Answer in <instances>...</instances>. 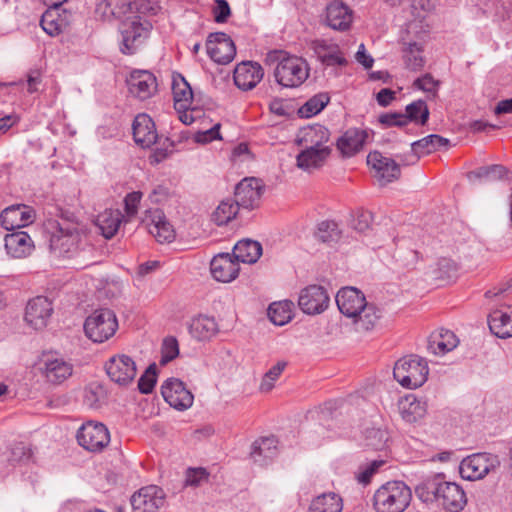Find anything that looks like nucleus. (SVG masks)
I'll return each instance as SVG.
<instances>
[{
  "label": "nucleus",
  "mask_w": 512,
  "mask_h": 512,
  "mask_svg": "<svg viewBox=\"0 0 512 512\" xmlns=\"http://www.w3.org/2000/svg\"><path fill=\"white\" fill-rule=\"evenodd\" d=\"M329 138L330 132L325 126L321 124H314L303 128L300 131L296 142L302 147L316 149L330 148V146L326 145V143L329 141Z\"/></svg>",
  "instance_id": "obj_28"
},
{
  "label": "nucleus",
  "mask_w": 512,
  "mask_h": 512,
  "mask_svg": "<svg viewBox=\"0 0 512 512\" xmlns=\"http://www.w3.org/2000/svg\"><path fill=\"white\" fill-rule=\"evenodd\" d=\"M106 399V391L104 388L97 384L92 383L85 388L84 403L93 409L99 408Z\"/></svg>",
  "instance_id": "obj_49"
},
{
  "label": "nucleus",
  "mask_w": 512,
  "mask_h": 512,
  "mask_svg": "<svg viewBox=\"0 0 512 512\" xmlns=\"http://www.w3.org/2000/svg\"><path fill=\"white\" fill-rule=\"evenodd\" d=\"M157 381V366L155 363L148 366L138 381V389L142 394H149L153 391Z\"/></svg>",
  "instance_id": "obj_50"
},
{
  "label": "nucleus",
  "mask_w": 512,
  "mask_h": 512,
  "mask_svg": "<svg viewBox=\"0 0 512 512\" xmlns=\"http://www.w3.org/2000/svg\"><path fill=\"white\" fill-rule=\"evenodd\" d=\"M76 438L87 451L100 452L109 444L110 433L103 423L87 421L78 429Z\"/></svg>",
  "instance_id": "obj_9"
},
{
  "label": "nucleus",
  "mask_w": 512,
  "mask_h": 512,
  "mask_svg": "<svg viewBox=\"0 0 512 512\" xmlns=\"http://www.w3.org/2000/svg\"><path fill=\"white\" fill-rule=\"evenodd\" d=\"M352 18V10L341 0H333L326 7L327 25L334 30L349 29Z\"/></svg>",
  "instance_id": "obj_26"
},
{
  "label": "nucleus",
  "mask_w": 512,
  "mask_h": 512,
  "mask_svg": "<svg viewBox=\"0 0 512 512\" xmlns=\"http://www.w3.org/2000/svg\"><path fill=\"white\" fill-rule=\"evenodd\" d=\"M264 187L260 179L255 177L244 178L235 187V203L238 207L247 210L259 207Z\"/></svg>",
  "instance_id": "obj_11"
},
{
  "label": "nucleus",
  "mask_w": 512,
  "mask_h": 512,
  "mask_svg": "<svg viewBox=\"0 0 512 512\" xmlns=\"http://www.w3.org/2000/svg\"><path fill=\"white\" fill-rule=\"evenodd\" d=\"M132 130L134 141L142 148L151 147L158 139L155 123L147 114H139L135 117Z\"/></svg>",
  "instance_id": "obj_24"
},
{
  "label": "nucleus",
  "mask_w": 512,
  "mask_h": 512,
  "mask_svg": "<svg viewBox=\"0 0 512 512\" xmlns=\"http://www.w3.org/2000/svg\"><path fill=\"white\" fill-rule=\"evenodd\" d=\"M53 313L51 301L44 296H37L31 299L25 310V320L35 330H41L48 324Z\"/></svg>",
  "instance_id": "obj_18"
},
{
  "label": "nucleus",
  "mask_w": 512,
  "mask_h": 512,
  "mask_svg": "<svg viewBox=\"0 0 512 512\" xmlns=\"http://www.w3.org/2000/svg\"><path fill=\"white\" fill-rule=\"evenodd\" d=\"M367 164L373 170V176L381 186H384L400 177L399 165L392 159L383 156L380 152H370L367 156Z\"/></svg>",
  "instance_id": "obj_15"
},
{
  "label": "nucleus",
  "mask_w": 512,
  "mask_h": 512,
  "mask_svg": "<svg viewBox=\"0 0 512 512\" xmlns=\"http://www.w3.org/2000/svg\"><path fill=\"white\" fill-rule=\"evenodd\" d=\"M309 510L310 512H341L342 500L335 493H324L312 501Z\"/></svg>",
  "instance_id": "obj_41"
},
{
  "label": "nucleus",
  "mask_w": 512,
  "mask_h": 512,
  "mask_svg": "<svg viewBox=\"0 0 512 512\" xmlns=\"http://www.w3.org/2000/svg\"><path fill=\"white\" fill-rule=\"evenodd\" d=\"M179 354L178 341L174 337L165 338L161 349L160 364L166 365L174 360Z\"/></svg>",
  "instance_id": "obj_52"
},
{
  "label": "nucleus",
  "mask_w": 512,
  "mask_h": 512,
  "mask_svg": "<svg viewBox=\"0 0 512 512\" xmlns=\"http://www.w3.org/2000/svg\"><path fill=\"white\" fill-rule=\"evenodd\" d=\"M399 410L406 422L414 423L425 416L427 403L414 395H408L399 402Z\"/></svg>",
  "instance_id": "obj_34"
},
{
  "label": "nucleus",
  "mask_w": 512,
  "mask_h": 512,
  "mask_svg": "<svg viewBox=\"0 0 512 512\" xmlns=\"http://www.w3.org/2000/svg\"><path fill=\"white\" fill-rule=\"evenodd\" d=\"M330 97L327 93H319L311 97L304 105H302L298 114L302 118H309L320 113L329 103Z\"/></svg>",
  "instance_id": "obj_47"
},
{
  "label": "nucleus",
  "mask_w": 512,
  "mask_h": 512,
  "mask_svg": "<svg viewBox=\"0 0 512 512\" xmlns=\"http://www.w3.org/2000/svg\"><path fill=\"white\" fill-rule=\"evenodd\" d=\"M165 499L161 488L150 485L141 488L134 493L130 500L132 511L135 512H157L163 505Z\"/></svg>",
  "instance_id": "obj_16"
},
{
  "label": "nucleus",
  "mask_w": 512,
  "mask_h": 512,
  "mask_svg": "<svg viewBox=\"0 0 512 512\" xmlns=\"http://www.w3.org/2000/svg\"><path fill=\"white\" fill-rule=\"evenodd\" d=\"M330 154L331 148L316 149L303 147L296 157L297 166L304 171L318 169L324 165Z\"/></svg>",
  "instance_id": "obj_31"
},
{
  "label": "nucleus",
  "mask_w": 512,
  "mask_h": 512,
  "mask_svg": "<svg viewBox=\"0 0 512 512\" xmlns=\"http://www.w3.org/2000/svg\"><path fill=\"white\" fill-rule=\"evenodd\" d=\"M310 67L301 57L289 56L280 60L274 69L277 83L286 88H297L309 77Z\"/></svg>",
  "instance_id": "obj_6"
},
{
  "label": "nucleus",
  "mask_w": 512,
  "mask_h": 512,
  "mask_svg": "<svg viewBox=\"0 0 512 512\" xmlns=\"http://www.w3.org/2000/svg\"><path fill=\"white\" fill-rule=\"evenodd\" d=\"M264 70L257 62L247 61L238 64L234 70V83L244 91L253 89L263 78Z\"/></svg>",
  "instance_id": "obj_22"
},
{
  "label": "nucleus",
  "mask_w": 512,
  "mask_h": 512,
  "mask_svg": "<svg viewBox=\"0 0 512 512\" xmlns=\"http://www.w3.org/2000/svg\"><path fill=\"white\" fill-rule=\"evenodd\" d=\"M164 400L177 410H186L192 406L194 396L185 384L177 378H168L161 386Z\"/></svg>",
  "instance_id": "obj_14"
},
{
  "label": "nucleus",
  "mask_w": 512,
  "mask_h": 512,
  "mask_svg": "<svg viewBox=\"0 0 512 512\" xmlns=\"http://www.w3.org/2000/svg\"><path fill=\"white\" fill-rule=\"evenodd\" d=\"M366 440L367 446H370L375 450L381 449L386 441L384 439V433L379 429H372L368 431Z\"/></svg>",
  "instance_id": "obj_62"
},
{
  "label": "nucleus",
  "mask_w": 512,
  "mask_h": 512,
  "mask_svg": "<svg viewBox=\"0 0 512 512\" xmlns=\"http://www.w3.org/2000/svg\"><path fill=\"white\" fill-rule=\"evenodd\" d=\"M339 311L352 322L357 331H370L376 327L381 311L373 303L366 301L362 291L355 287H343L336 295Z\"/></svg>",
  "instance_id": "obj_2"
},
{
  "label": "nucleus",
  "mask_w": 512,
  "mask_h": 512,
  "mask_svg": "<svg viewBox=\"0 0 512 512\" xmlns=\"http://www.w3.org/2000/svg\"><path fill=\"white\" fill-rule=\"evenodd\" d=\"M122 213L116 210H105L96 218V225L106 239H111L118 231L122 222Z\"/></svg>",
  "instance_id": "obj_39"
},
{
  "label": "nucleus",
  "mask_w": 512,
  "mask_h": 512,
  "mask_svg": "<svg viewBox=\"0 0 512 512\" xmlns=\"http://www.w3.org/2000/svg\"><path fill=\"white\" fill-rule=\"evenodd\" d=\"M262 254V246L259 242L250 239L238 241L234 248L232 256L234 259L242 263H255Z\"/></svg>",
  "instance_id": "obj_35"
},
{
  "label": "nucleus",
  "mask_w": 512,
  "mask_h": 512,
  "mask_svg": "<svg viewBox=\"0 0 512 512\" xmlns=\"http://www.w3.org/2000/svg\"><path fill=\"white\" fill-rule=\"evenodd\" d=\"M406 113L403 114L407 117V124L415 122L417 124L425 125L429 119V109L425 101L417 100L406 106Z\"/></svg>",
  "instance_id": "obj_48"
},
{
  "label": "nucleus",
  "mask_w": 512,
  "mask_h": 512,
  "mask_svg": "<svg viewBox=\"0 0 512 512\" xmlns=\"http://www.w3.org/2000/svg\"><path fill=\"white\" fill-rule=\"evenodd\" d=\"M34 220V210L23 204L9 206L0 213L1 226L6 230L25 227Z\"/></svg>",
  "instance_id": "obj_20"
},
{
  "label": "nucleus",
  "mask_w": 512,
  "mask_h": 512,
  "mask_svg": "<svg viewBox=\"0 0 512 512\" xmlns=\"http://www.w3.org/2000/svg\"><path fill=\"white\" fill-rule=\"evenodd\" d=\"M239 209L240 207L235 203V200L225 199L212 213L211 219L217 226L226 225L236 217Z\"/></svg>",
  "instance_id": "obj_42"
},
{
  "label": "nucleus",
  "mask_w": 512,
  "mask_h": 512,
  "mask_svg": "<svg viewBox=\"0 0 512 512\" xmlns=\"http://www.w3.org/2000/svg\"><path fill=\"white\" fill-rule=\"evenodd\" d=\"M118 328V322L113 310L108 308L96 309L84 323L86 336L93 342L102 343L112 337Z\"/></svg>",
  "instance_id": "obj_7"
},
{
  "label": "nucleus",
  "mask_w": 512,
  "mask_h": 512,
  "mask_svg": "<svg viewBox=\"0 0 512 512\" xmlns=\"http://www.w3.org/2000/svg\"><path fill=\"white\" fill-rule=\"evenodd\" d=\"M488 325L498 338L512 337V306L504 305L493 310L488 316Z\"/></svg>",
  "instance_id": "obj_25"
},
{
  "label": "nucleus",
  "mask_w": 512,
  "mask_h": 512,
  "mask_svg": "<svg viewBox=\"0 0 512 512\" xmlns=\"http://www.w3.org/2000/svg\"><path fill=\"white\" fill-rule=\"evenodd\" d=\"M129 92L140 100L148 99L156 91V77L147 70H135L127 79Z\"/></svg>",
  "instance_id": "obj_21"
},
{
  "label": "nucleus",
  "mask_w": 512,
  "mask_h": 512,
  "mask_svg": "<svg viewBox=\"0 0 512 512\" xmlns=\"http://www.w3.org/2000/svg\"><path fill=\"white\" fill-rule=\"evenodd\" d=\"M70 14L61 7H49L42 15L40 25L50 36H57L69 25Z\"/></svg>",
  "instance_id": "obj_27"
},
{
  "label": "nucleus",
  "mask_w": 512,
  "mask_h": 512,
  "mask_svg": "<svg viewBox=\"0 0 512 512\" xmlns=\"http://www.w3.org/2000/svg\"><path fill=\"white\" fill-rule=\"evenodd\" d=\"M412 500V491L403 481L393 480L382 484L373 495L376 512H404Z\"/></svg>",
  "instance_id": "obj_3"
},
{
  "label": "nucleus",
  "mask_w": 512,
  "mask_h": 512,
  "mask_svg": "<svg viewBox=\"0 0 512 512\" xmlns=\"http://www.w3.org/2000/svg\"><path fill=\"white\" fill-rule=\"evenodd\" d=\"M318 58L322 64L326 66H345L347 64V60L342 55V53L336 47L334 50L329 51L327 53L321 54L320 51H317Z\"/></svg>",
  "instance_id": "obj_53"
},
{
  "label": "nucleus",
  "mask_w": 512,
  "mask_h": 512,
  "mask_svg": "<svg viewBox=\"0 0 512 512\" xmlns=\"http://www.w3.org/2000/svg\"><path fill=\"white\" fill-rule=\"evenodd\" d=\"M508 170L503 165L493 164L489 166H482L477 168L476 170L470 171L467 174V177L470 181L473 180H487V181H496L503 179L507 174Z\"/></svg>",
  "instance_id": "obj_45"
},
{
  "label": "nucleus",
  "mask_w": 512,
  "mask_h": 512,
  "mask_svg": "<svg viewBox=\"0 0 512 512\" xmlns=\"http://www.w3.org/2000/svg\"><path fill=\"white\" fill-rule=\"evenodd\" d=\"M172 93L177 111L188 110L192 104L193 92L190 84L181 74L173 76Z\"/></svg>",
  "instance_id": "obj_33"
},
{
  "label": "nucleus",
  "mask_w": 512,
  "mask_h": 512,
  "mask_svg": "<svg viewBox=\"0 0 512 512\" xmlns=\"http://www.w3.org/2000/svg\"><path fill=\"white\" fill-rule=\"evenodd\" d=\"M105 370L110 380L121 387L130 385L137 374L134 360L124 354L111 357L105 364Z\"/></svg>",
  "instance_id": "obj_10"
},
{
  "label": "nucleus",
  "mask_w": 512,
  "mask_h": 512,
  "mask_svg": "<svg viewBox=\"0 0 512 512\" xmlns=\"http://www.w3.org/2000/svg\"><path fill=\"white\" fill-rule=\"evenodd\" d=\"M413 86L425 92L435 94L439 86V81L435 80L431 74L427 73L424 76L417 78L414 81Z\"/></svg>",
  "instance_id": "obj_58"
},
{
  "label": "nucleus",
  "mask_w": 512,
  "mask_h": 512,
  "mask_svg": "<svg viewBox=\"0 0 512 512\" xmlns=\"http://www.w3.org/2000/svg\"><path fill=\"white\" fill-rule=\"evenodd\" d=\"M428 374L429 368L426 359L413 354L399 359L393 369L395 380L407 389H416L422 386L427 381Z\"/></svg>",
  "instance_id": "obj_5"
},
{
  "label": "nucleus",
  "mask_w": 512,
  "mask_h": 512,
  "mask_svg": "<svg viewBox=\"0 0 512 512\" xmlns=\"http://www.w3.org/2000/svg\"><path fill=\"white\" fill-rule=\"evenodd\" d=\"M48 229L51 230V251L60 256L77 251L82 239V227L79 223L62 218L61 221H50Z\"/></svg>",
  "instance_id": "obj_4"
},
{
  "label": "nucleus",
  "mask_w": 512,
  "mask_h": 512,
  "mask_svg": "<svg viewBox=\"0 0 512 512\" xmlns=\"http://www.w3.org/2000/svg\"><path fill=\"white\" fill-rule=\"evenodd\" d=\"M213 8L214 19L217 23H225L231 14L230 6L226 0H216Z\"/></svg>",
  "instance_id": "obj_60"
},
{
  "label": "nucleus",
  "mask_w": 512,
  "mask_h": 512,
  "mask_svg": "<svg viewBox=\"0 0 512 512\" xmlns=\"http://www.w3.org/2000/svg\"><path fill=\"white\" fill-rule=\"evenodd\" d=\"M277 439L274 436L260 438L252 444L251 457L254 462L266 464L277 455Z\"/></svg>",
  "instance_id": "obj_37"
},
{
  "label": "nucleus",
  "mask_w": 512,
  "mask_h": 512,
  "mask_svg": "<svg viewBox=\"0 0 512 512\" xmlns=\"http://www.w3.org/2000/svg\"><path fill=\"white\" fill-rule=\"evenodd\" d=\"M286 367L285 362H278L274 366H272L264 375L261 384L260 390L262 392H269L273 387L275 381L279 378L281 373Z\"/></svg>",
  "instance_id": "obj_51"
},
{
  "label": "nucleus",
  "mask_w": 512,
  "mask_h": 512,
  "mask_svg": "<svg viewBox=\"0 0 512 512\" xmlns=\"http://www.w3.org/2000/svg\"><path fill=\"white\" fill-rule=\"evenodd\" d=\"M5 248L13 258H24L32 252L34 245L31 237L24 231H17L5 236Z\"/></svg>",
  "instance_id": "obj_30"
},
{
  "label": "nucleus",
  "mask_w": 512,
  "mask_h": 512,
  "mask_svg": "<svg viewBox=\"0 0 512 512\" xmlns=\"http://www.w3.org/2000/svg\"><path fill=\"white\" fill-rule=\"evenodd\" d=\"M292 308L291 301L274 302L268 308V317L275 325L282 326L291 320Z\"/></svg>",
  "instance_id": "obj_44"
},
{
  "label": "nucleus",
  "mask_w": 512,
  "mask_h": 512,
  "mask_svg": "<svg viewBox=\"0 0 512 512\" xmlns=\"http://www.w3.org/2000/svg\"><path fill=\"white\" fill-rule=\"evenodd\" d=\"M189 332L198 341L211 339L218 332V325L214 318L198 316L194 318L189 326Z\"/></svg>",
  "instance_id": "obj_38"
},
{
  "label": "nucleus",
  "mask_w": 512,
  "mask_h": 512,
  "mask_svg": "<svg viewBox=\"0 0 512 512\" xmlns=\"http://www.w3.org/2000/svg\"><path fill=\"white\" fill-rule=\"evenodd\" d=\"M457 336L450 330L440 329L433 332L428 339V350L435 355L445 354L458 345Z\"/></svg>",
  "instance_id": "obj_32"
},
{
  "label": "nucleus",
  "mask_w": 512,
  "mask_h": 512,
  "mask_svg": "<svg viewBox=\"0 0 512 512\" xmlns=\"http://www.w3.org/2000/svg\"><path fill=\"white\" fill-rule=\"evenodd\" d=\"M209 57L218 64L230 63L236 55V47L232 39L223 32L211 33L206 41Z\"/></svg>",
  "instance_id": "obj_13"
},
{
  "label": "nucleus",
  "mask_w": 512,
  "mask_h": 512,
  "mask_svg": "<svg viewBox=\"0 0 512 512\" xmlns=\"http://www.w3.org/2000/svg\"><path fill=\"white\" fill-rule=\"evenodd\" d=\"M449 140L437 134L428 135L411 144V150L416 156V160L421 154H430L437 151L440 147H447Z\"/></svg>",
  "instance_id": "obj_40"
},
{
  "label": "nucleus",
  "mask_w": 512,
  "mask_h": 512,
  "mask_svg": "<svg viewBox=\"0 0 512 512\" xmlns=\"http://www.w3.org/2000/svg\"><path fill=\"white\" fill-rule=\"evenodd\" d=\"M31 456V450L23 443H18L12 448V459L14 461L29 460Z\"/></svg>",
  "instance_id": "obj_63"
},
{
  "label": "nucleus",
  "mask_w": 512,
  "mask_h": 512,
  "mask_svg": "<svg viewBox=\"0 0 512 512\" xmlns=\"http://www.w3.org/2000/svg\"><path fill=\"white\" fill-rule=\"evenodd\" d=\"M220 127L219 123L215 124L212 128L205 131H198L194 135V141L201 144L212 142L213 140H220Z\"/></svg>",
  "instance_id": "obj_55"
},
{
  "label": "nucleus",
  "mask_w": 512,
  "mask_h": 512,
  "mask_svg": "<svg viewBox=\"0 0 512 512\" xmlns=\"http://www.w3.org/2000/svg\"><path fill=\"white\" fill-rule=\"evenodd\" d=\"M499 466L498 456L490 453H475L460 462L459 472L463 479L475 481L484 478Z\"/></svg>",
  "instance_id": "obj_8"
},
{
  "label": "nucleus",
  "mask_w": 512,
  "mask_h": 512,
  "mask_svg": "<svg viewBox=\"0 0 512 512\" xmlns=\"http://www.w3.org/2000/svg\"><path fill=\"white\" fill-rule=\"evenodd\" d=\"M341 235L342 232L338 224L329 220L319 223L315 232V237L318 241L330 246L338 243Z\"/></svg>",
  "instance_id": "obj_43"
},
{
  "label": "nucleus",
  "mask_w": 512,
  "mask_h": 512,
  "mask_svg": "<svg viewBox=\"0 0 512 512\" xmlns=\"http://www.w3.org/2000/svg\"><path fill=\"white\" fill-rule=\"evenodd\" d=\"M422 51V47L416 42L406 44L403 49V58L408 69L418 71L423 68L425 60Z\"/></svg>",
  "instance_id": "obj_46"
},
{
  "label": "nucleus",
  "mask_w": 512,
  "mask_h": 512,
  "mask_svg": "<svg viewBox=\"0 0 512 512\" xmlns=\"http://www.w3.org/2000/svg\"><path fill=\"white\" fill-rule=\"evenodd\" d=\"M379 123L385 127H404L407 125V117L403 113L389 112L379 116Z\"/></svg>",
  "instance_id": "obj_54"
},
{
  "label": "nucleus",
  "mask_w": 512,
  "mask_h": 512,
  "mask_svg": "<svg viewBox=\"0 0 512 512\" xmlns=\"http://www.w3.org/2000/svg\"><path fill=\"white\" fill-rule=\"evenodd\" d=\"M142 198V193L133 191L124 198L125 212L128 217H134L138 212V206Z\"/></svg>",
  "instance_id": "obj_56"
},
{
  "label": "nucleus",
  "mask_w": 512,
  "mask_h": 512,
  "mask_svg": "<svg viewBox=\"0 0 512 512\" xmlns=\"http://www.w3.org/2000/svg\"><path fill=\"white\" fill-rule=\"evenodd\" d=\"M415 494L423 503H438L449 512H460L467 504L463 488L455 482L445 480L444 475L435 474L415 487Z\"/></svg>",
  "instance_id": "obj_1"
},
{
  "label": "nucleus",
  "mask_w": 512,
  "mask_h": 512,
  "mask_svg": "<svg viewBox=\"0 0 512 512\" xmlns=\"http://www.w3.org/2000/svg\"><path fill=\"white\" fill-rule=\"evenodd\" d=\"M372 215L370 212H361L352 221L354 230L365 233L370 228Z\"/></svg>",
  "instance_id": "obj_61"
},
{
  "label": "nucleus",
  "mask_w": 512,
  "mask_h": 512,
  "mask_svg": "<svg viewBox=\"0 0 512 512\" xmlns=\"http://www.w3.org/2000/svg\"><path fill=\"white\" fill-rule=\"evenodd\" d=\"M149 29L139 21H130L123 24L121 29L122 42L120 51L126 55H132L148 37Z\"/></svg>",
  "instance_id": "obj_19"
},
{
  "label": "nucleus",
  "mask_w": 512,
  "mask_h": 512,
  "mask_svg": "<svg viewBox=\"0 0 512 512\" xmlns=\"http://www.w3.org/2000/svg\"><path fill=\"white\" fill-rule=\"evenodd\" d=\"M384 464L383 460H374L364 467L358 474L357 480L359 483L367 485L371 482L372 476L377 472L380 466Z\"/></svg>",
  "instance_id": "obj_57"
},
{
  "label": "nucleus",
  "mask_w": 512,
  "mask_h": 512,
  "mask_svg": "<svg viewBox=\"0 0 512 512\" xmlns=\"http://www.w3.org/2000/svg\"><path fill=\"white\" fill-rule=\"evenodd\" d=\"M368 133L364 129L350 128L337 140V148L344 157H351L364 146Z\"/></svg>",
  "instance_id": "obj_29"
},
{
  "label": "nucleus",
  "mask_w": 512,
  "mask_h": 512,
  "mask_svg": "<svg viewBox=\"0 0 512 512\" xmlns=\"http://www.w3.org/2000/svg\"><path fill=\"white\" fill-rule=\"evenodd\" d=\"M208 473L204 468H189L186 471L185 485L198 486L202 481L207 480Z\"/></svg>",
  "instance_id": "obj_59"
},
{
  "label": "nucleus",
  "mask_w": 512,
  "mask_h": 512,
  "mask_svg": "<svg viewBox=\"0 0 512 512\" xmlns=\"http://www.w3.org/2000/svg\"><path fill=\"white\" fill-rule=\"evenodd\" d=\"M143 222L147 225L149 233L155 237L157 242L170 243L175 239V231L161 209L147 210Z\"/></svg>",
  "instance_id": "obj_17"
},
{
  "label": "nucleus",
  "mask_w": 512,
  "mask_h": 512,
  "mask_svg": "<svg viewBox=\"0 0 512 512\" xmlns=\"http://www.w3.org/2000/svg\"><path fill=\"white\" fill-rule=\"evenodd\" d=\"M395 98L396 92L389 88L381 89L376 95L377 102L382 107L389 106Z\"/></svg>",
  "instance_id": "obj_64"
},
{
  "label": "nucleus",
  "mask_w": 512,
  "mask_h": 512,
  "mask_svg": "<svg viewBox=\"0 0 512 512\" xmlns=\"http://www.w3.org/2000/svg\"><path fill=\"white\" fill-rule=\"evenodd\" d=\"M239 270V264L229 253H220L210 262L211 274L219 282H231L238 276Z\"/></svg>",
  "instance_id": "obj_23"
},
{
  "label": "nucleus",
  "mask_w": 512,
  "mask_h": 512,
  "mask_svg": "<svg viewBox=\"0 0 512 512\" xmlns=\"http://www.w3.org/2000/svg\"><path fill=\"white\" fill-rule=\"evenodd\" d=\"M73 373V365L61 358L47 359L45 362V376L53 384H60Z\"/></svg>",
  "instance_id": "obj_36"
},
{
  "label": "nucleus",
  "mask_w": 512,
  "mask_h": 512,
  "mask_svg": "<svg viewBox=\"0 0 512 512\" xmlns=\"http://www.w3.org/2000/svg\"><path fill=\"white\" fill-rule=\"evenodd\" d=\"M329 301V295L324 287L309 285L300 291L298 306L305 314L317 315L328 308Z\"/></svg>",
  "instance_id": "obj_12"
}]
</instances>
